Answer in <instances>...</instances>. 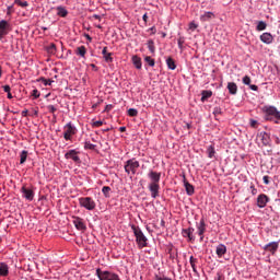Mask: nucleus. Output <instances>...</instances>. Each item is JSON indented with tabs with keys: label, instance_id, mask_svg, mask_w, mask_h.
<instances>
[{
	"label": "nucleus",
	"instance_id": "13d9d810",
	"mask_svg": "<svg viewBox=\"0 0 280 280\" xmlns=\"http://www.w3.org/2000/svg\"><path fill=\"white\" fill-rule=\"evenodd\" d=\"M119 132H126V127H119Z\"/></svg>",
	"mask_w": 280,
	"mask_h": 280
},
{
	"label": "nucleus",
	"instance_id": "f03ea898",
	"mask_svg": "<svg viewBox=\"0 0 280 280\" xmlns=\"http://www.w3.org/2000/svg\"><path fill=\"white\" fill-rule=\"evenodd\" d=\"M131 229L133 231L137 244H139V246H141L142 248H145V246H148V237H145L143 231L135 225H132Z\"/></svg>",
	"mask_w": 280,
	"mask_h": 280
},
{
	"label": "nucleus",
	"instance_id": "6e6552de",
	"mask_svg": "<svg viewBox=\"0 0 280 280\" xmlns=\"http://www.w3.org/2000/svg\"><path fill=\"white\" fill-rule=\"evenodd\" d=\"M21 194L25 198V200H30V202H32V200H34V189L24 185L21 188Z\"/></svg>",
	"mask_w": 280,
	"mask_h": 280
},
{
	"label": "nucleus",
	"instance_id": "7ed1b4c3",
	"mask_svg": "<svg viewBox=\"0 0 280 280\" xmlns=\"http://www.w3.org/2000/svg\"><path fill=\"white\" fill-rule=\"evenodd\" d=\"M264 112L266 113L265 119H267V121H272V117L280 119V112L277 110L275 106H265Z\"/></svg>",
	"mask_w": 280,
	"mask_h": 280
},
{
	"label": "nucleus",
	"instance_id": "412c9836",
	"mask_svg": "<svg viewBox=\"0 0 280 280\" xmlns=\"http://www.w3.org/2000/svg\"><path fill=\"white\" fill-rule=\"evenodd\" d=\"M189 264L192 268V271L195 272V275H198V269L196 268L197 264H198V258H195L194 256H190L189 258Z\"/></svg>",
	"mask_w": 280,
	"mask_h": 280
},
{
	"label": "nucleus",
	"instance_id": "f3484780",
	"mask_svg": "<svg viewBox=\"0 0 280 280\" xmlns=\"http://www.w3.org/2000/svg\"><path fill=\"white\" fill-rule=\"evenodd\" d=\"M215 254L218 255V257H224V255H226V245L219 244L217 246Z\"/></svg>",
	"mask_w": 280,
	"mask_h": 280
},
{
	"label": "nucleus",
	"instance_id": "09e8293b",
	"mask_svg": "<svg viewBox=\"0 0 280 280\" xmlns=\"http://www.w3.org/2000/svg\"><path fill=\"white\" fill-rule=\"evenodd\" d=\"M2 89H3L4 93H10V91H12L10 85H3Z\"/></svg>",
	"mask_w": 280,
	"mask_h": 280
},
{
	"label": "nucleus",
	"instance_id": "4c0bfd02",
	"mask_svg": "<svg viewBox=\"0 0 280 280\" xmlns=\"http://www.w3.org/2000/svg\"><path fill=\"white\" fill-rule=\"evenodd\" d=\"M177 45L179 49H184V45H185V37H179L177 39Z\"/></svg>",
	"mask_w": 280,
	"mask_h": 280
},
{
	"label": "nucleus",
	"instance_id": "1a4fd4ad",
	"mask_svg": "<svg viewBox=\"0 0 280 280\" xmlns=\"http://www.w3.org/2000/svg\"><path fill=\"white\" fill-rule=\"evenodd\" d=\"M72 222L78 231H86V223L80 217H72Z\"/></svg>",
	"mask_w": 280,
	"mask_h": 280
},
{
	"label": "nucleus",
	"instance_id": "e2e57ef3",
	"mask_svg": "<svg viewBox=\"0 0 280 280\" xmlns=\"http://www.w3.org/2000/svg\"><path fill=\"white\" fill-rule=\"evenodd\" d=\"M85 38H88V40H92L91 35H85Z\"/></svg>",
	"mask_w": 280,
	"mask_h": 280
},
{
	"label": "nucleus",
	"instance_id": "37998d69",
	"mask_svg": "<svg viewBox=\"0 0 280 280\" xmlns=\"http://www.w3.org/2000/svg\"><path fill=\"white\" fill-rule=\"evenodd\" d=\"M48 113H51L54 115V113H56V110H58V108H56V106L54 105H48L46 106Z\"/></svg>",
	"mask_w": 280,
	"mask_h": 280
},
{
	"label": "nucleus",
	"instance_id": "5fc2aeb1",
	"mask_svg": "<svg viewBox=\"0 0 280 280\" xmlns=\"http://www.w3.org/2000/svg\"><path fill=\"white\" fill-rule=\"evenodd\" d=\"M93 19H96V21H101L102 16L97 15V14H94L93 15Z\"/></svg>",
	"mask_w": 280,
	"mask_h": 280
},
{
	"label": "nucleus",
	"instance_id": "79ce46f5",
	"mask_svg": "<svg viewBox=\"0 0 280 280\" xmlns=\"http://www.w3.org/2000/svg\"><path fill=\"white\" fill-rule=\"evenodd\" d=\"M32 97H34L35 100H38V97H40V92L38 90H33L32 91Z\"/></svg>",
	"mask_w": 280,
	"mask_h": 280
},
{
	"label": "nucleus",
	"instance_id": "b1692460",
	"mask_svg": "<svg viewBox=\"0 0 280 280\" xmlns=\"http://www.w3.org/2000/svg\"><path fill=\"white\" fill-rule=\"evenodd\" d=\"M166 65H167V68L171 69V71H174L176 69V62L172 57H168L166 59Z\"/></svg>",
	"mask_w": 280,
	"mask_h": 280
},
{
	"label": "nucleus",
	"instance_id": "0eeeda50",
	"mask_svg": "<svg viewBox=\"0 0 280 280\" xmlns=\"http://www.w3.org/2000/svg\"><path fill=\"white\" fill-rule=\"evenodd\" d=\"M79 205H81L84 209H88V211H93L96 207L95 200L91 197H81L79 199Z\"/></svg>",
	"mask_w": 280,
	"mask_h": 280
},
{
	"label": "nucleus",
	"instance_id": "c03bdc74",
	"mask_svg": "<svg viewBox=\"0 0 280 280\" xmlns=\"http://www.w3.org/2000/svg\"><path fill=\"white\" fill-rule=\"evenodd\" d=\"M213 115L218 117V115H222V108L221 107H214L213 108Z\"/></svg>",
	"mask_w": 280,
	"mask_h": 280
},
{
	"label": "nucleus",
	"instance_id": "4be33fe9",
	"mask_svg": "<svg viewBox=\"0 0 280 280\" xmlns=\"http://www.w3.org/2000/svg\"><path fill=\"white\" fill-rule=\"evenodd\" d=\"M211 95H213L212 91L203 90L201 92V102H207L209 100V97H211Z\"/></svg>",
	"mask_w": 280,
	"mask_h": 280
},
{
	"label": "nucleus",
	"instance_id": "f257e3e1",
	"mask_svg": "<svg viewBox=\"0 0 280 280\" xmlns=\"http://www.w3.org/2000/svg\"><path fill=\"white\" fill-rule=\"evenodd\" d=\"M151 183L149 184V190L151 192V197L152 198H159V190L161 189V185H159V183H161V173H156L154 171H151L148 174Z\"/></svg>",
	"mask_w": 280,
	"mask_h": 280
},
{
	"label": "nucleus",
	"instance_id": "2eb2a0df",
	"mask_svg": "<svg viewBox=\"0 0 280 280\" xmlns=\"http://www.w3.org/2000/svg\"><path fill=\"white\" fill-rule=\"evenodd\" d=\"M194 228L185 229L184 231H182V235L183 237H188L189 242H194Z\"/></svg>",
	"mask_w": 280,
	"mask_h": 280
},
{
	"label": "nucleus",
	"instance_id": "5701e85b",
	"mask_svg": "<svg viewBox=\"0 0 280 280\" xmlns=\"http://www.w3.org/2000/svg\"><path fill=\"white\" fill-rule=\"evenodd\" d=\"M57 14L58 16L65 19L67 14H69V12L67 11V9H65V7H57Z\"/></svg>",
	"mask_w": 280,
	"mask_h": 280
},
{
	"label": "nucleus",
	"instance_id": "c85d7f7f",
	"mask_svg": "<svg viewBox=\"0 0 280 280\" xmlns=\"http://www.w3.org/2000/svg\"><path fill=\"white\" fill-rule=\"evenodd\" d=\"M46 50L48 54H50L51 56H54V54H56V44H50L46 47Z\"/></svg>",
	"mask_w": 280,
	"mask_h": 280
},
{
	"label": "nucleus",
	"instance_id": "603ef678",
	"mask_svg": "<svg viewBox=\"0 0 280 280\" xmlns=\"http://www.w3.org/2000/svg\"><path fill=\"white\" fill-rule=\"evenodd\" d=\"M249 89L252 91H258L259 90V88L257 85H255V84H249Z\"/></svg>",
	"mask_w": 280,
	"mask_h": 280
},
{
	"label": "nucleus",
	"instance_id": "69168bd1",
	"mask_svg": "<svg viewBox=\"0 0 280 280\" xmlns=\"http://www.w3.org/2000/svg\"><path fill=\"white\" fill-rule=\"evenodd\" d=\"M97 27H98L100 30L102 28V26H101V25H98Z\"/></svg>",
	"mask_w": 280,
	"mask_h": 280
},
{
	"label": "nucleus",
	"instance_id": "4d7b16f0",
	"mask_svg": "<svg viewBox=\"0 0 280 280\" xmlns=\"http://www.w3.org/2000/svg\"><path fill=\"white\" fill-rule=\"evenodd\" d=\"M22 117H27V109L22 112Z\"/></svg>",
	"mask_w": 280,
	"mask_h": 280
},
{
	"label": "nucleus",
	"instance_id": "a878e982",
	"mask_svg": "<svg viewBox=\"0 0 280 280\" xmlns=\"http://www.w3.org/2000/svg\"><path fill=\"white\" fill-rule=\"evenodd\" d=\"M77 56H81V58H84L86 56V47L80 46L75 50Z\"/></svg>",
	"mask_w": 280,
	"mask_h": 280
},
{
	"label": "nucleus",
	"instance_id": "20e7f679",
	"mask_svg": "<svg viewBox=\"0 0 280 280\" xmlns=\"http://www.w3.org/2000/svg\"><path fill=\"white\" fill-rule=\"evenodd\" d=\"M96 277H98V280H121L117 273L103 271L100 268L96 269Z\"/></svg>",
	"mask_w": 280,
	"mask_h": 280
},
{
	"label": "nucleus",
	"instance_id": "58836bf2",
	"mask_svg": "<svg viewBox=\"0 0 280 280\" xmlns=\"http://www.w3.org/2000/svg\"><path fill=\"white\" fill-rule=\"evenodd\" d=\"M96 145L91 142L84 143V150H95Z\"/></svg>",
	"mask_w": 280,
	"mask_h": 280
},
{
	"label": "nucleus",
	"instance_id": "2f4dec72",
	"mask_svg": "<svg viewBox=\"0 0 280 280\" xmlns=\"http://www.w3.org/2000/svg\"><path fill=\"white\" fill-rule=\"evenodd\" d=\"M38 82H43V84H44V86H51V83L54 82V80H51V79H45V78H40L39 80H38Z\"/></svg>",
	"mask_w": 280,
	"mask_h": 280
},
{
	"label": "nucleus",
	"instance_id": "c9c22d12",
	"mask_svg": "<svg viewBox=\"0 0 280 280\" xmlns=\"http://www.w3.org/2000/svg\"><path fill=\"white\" fill-rule=\"evenodd\" d=\"M128 115L129 117H137V115H139V112L136 108H129Z\"/></svg>",
	"mask_w": 280,
	"mask_h": 280
},
{
	"label": "nucleus",
	"instance_id": "393cba45",
	"mask_svg": "<svg viewBox=\"0 0 280 280\" xmlns=\"http://www.w3.org/2000/svg\"><path fill=\"white\" fill-rule=\"evenodd\" d=\"M211 19H213V12H206L200 16V21H202L203 23L207 21H211Z\"/></svg>",
	"mask_w": 280,
	"mask_h": 280
},
{
	"label": "nucleus",
	"instance_id": "bb28decb",
	"mask_svg": "<svg viewBox=\"0 0 280 280\" xmlns=\"http://www.w3.org/2000/svg\"><path fill=\"white\" fill-rule=\"evenodd\" d=\"M132 62H133L136 69H141L142 63H141V59L138 56L132 57Z\"/></svg>",
	"mask_w": 280,
	"mask_h": 280
},
{
	"label": "nucleus",
	"instance_id": "6e6d98bb",
	"mask_svg": "<svg viewBox=\"0 0 280 280\" xmlns=\"http://www.w3.org/2000/svg\"><path fill=\"white\" fill-rule=\"evenodd\" d=\"M142 19H143V21H144L145 23H148V14H147V13L142 16Z\"/></svg>",
	"mask_w": 280,
	"mask_h": 280
},
{
	"label": "nucleus",
	"instance_id": "864d4df0",
	"mask_svg": "<svg viewBox=\"0 0 280 280\" xmlns=\"http://www.w3.org/2000/svg\"><path fill=\"white\" fill-rule=\"evenodd\" d=\"M108 54V47H104L102 50V55L106 56Z\"/></svg>",
	"mask_w": 280,
	"mask_h": 280
},
{
	"label": "nucleus",
	"instance_id": "6ab92c4d",
	"mask_svg": "<svg viewBox=\"0 0 280 280\" xmlns=\"http://www.w3.org/2000/svg\"><path fill=\"white\" fill-rule=\"evenodd\" d=\"M228 91L230 95H237V84L235 82H229Z\"/></svg>",
	"mask_w": 280,
	"mask_h": 280
},
{
	"label": "nucleus",
	"instance_id": "a211bd4d",
	"mask_svg": "<svg viewBox=\"0 0 280 280\" xmlns=\"http://www.w3.org/2000/svg\"><path fill=\"white\" fill-rule=\"evenodd\" d=\"M10 275V268L4 262H0V277H8Z\"/></svg>",
	"mask_w": 280,
	"mask_h": 280
},
{
	"label": "nucleus",
	"instance_id": "a18cd8bd",
	"mask_svg": "<svg viewBox=\"0 0 280 280\" xmlns=\"http://www.w3.org/2000/svg\"><path fill=\"white\" fill-rule=\"evenodd\" d=\"M189 30H191V32H195V30H198V24H196L195 22H190Z\"/></svg>",
	"mask_w": 280,
	"mask_h": 280
},
{
	"label": "nucleus",
	"instance_id": "423d86ee",
	"mask_svg": "<svg viewBox=\"0 0 280 280\" xmlns=\"http://www.w3.org/2000/svg\"><path fill=\"white\" fill-rule=\"evenodd\" d=\"M140 164L139 161H137L136 159H130L125 163V172H127L128 174L135 175L137 174V170H139Z\"/></svg>",
	"mask_w": 280,
	"mask_h": 280
},
{
	"label": "nucleus",
	"instance_id": "c756f323",
	"mask_svg": "<svg viewBox=\"0 0 280 280\" xmlns=\"http://www.w3.org/2000/svg\"><path fill=\"white\" fill-rule=\"evenodd\" d=\"M144 62H147L149 67H154V65H156V61H154V59L150 56L144 57Z\"/></svg>",
	"mask_w": 280,
	"mask_h": 280
},
{
	"label": "nucleus",
	"instance_id": "ddd939ff",
	"mask_svg": "<svg viewBox=\"0 0 280 280\" xmlns=\"http://www.w3.org/2000/svg\"><path fill=\"white\" fill-rule=\"evenodd\" d=\"M264 250H267L268 253H271V255H275V253H277V250H279V243L271 242V243L265 245Z\"/></svg>",
	"mask_w": 280,
	"mask_h": 280
},
{
	"label": "nucleus",
	"instance_id": "9d476101",
	"mask_svg": "<svg viewBox=\"0 0 280 280\" xmlns=\"http://www.w3.org/2000/svg\"><path fill=\"white\" fill-rule=\"evenodd\" d=\"M183 183H184V187H185L187 196H194V194L196 191L194 188V185H191L189 182H187V177L185 175H183Z\"/></svg>",
	"mask_w": 280,
	"mask_h": 280
},
{
	"label": "nucleus",
	"instance_id": "0e129e2a",
	"mask_svg": "<svg viewBox=\"0 0 280 280\" xmlns=\"http://www.w3.org/2000/svg\"><path fill=\"white\" fill-rule=\"evenodd\" d=\"M108 130H109V129L107 128V129H105L104 131H105V132H108Z\"/></svg>",
	"mask_w": 280,
	"mask_h": 280
},
{
	"label": "nucleus",
	"instance_id": "ea45409f",
	"mask_svg": "<svg viewBox=\"0 0 280 280\" xmlns=\"http://www.w3.org/2000/svg\"><path fill=\"white\" fill-rule=\"evenodd\" d=\"M104 59H105V61H107V62H113V52H107V54L104 56Z\"/></svg>",
	"mask_w": 280,
	"mask_h": 280
},
{
	"label": "nucleus",
	"instance_id": "7c9ffc66",
	"mask_svg": "<svg viewBox=\"0 0 280 280\" xmlns=\"http://www.w3.org/2000/svg\"><path fill=\"white\" fill-rule=\"evenodd\" d=\"M102 192L105 196V198H110V187L109 186H104L102 188Z\"/></svg>",
	"mask_w": 280,
	"mask_h": 280
},
{
	"label": "nucleus",
	"instance_id": "72a5a7b5",
	"mask_svg": "<svg viewBox=\"0 0 280 280\" xmlns=\"http://www.w3.org/2000/svg\"><path fill=\"white\" fill-rule=\"evenodd\" d=\"M208 156L209 159H213V156H215V149L213 148V145H210L208 148Z\"/></svg>",
	"mask_w": 280,
	"mask_h": 280
},
{
	"label": "nucleus",
	"instance_id": "680f3d73",
	"mask_svg": "<svg viewBox=\"0 0 280 280\" xmlns=\"http://www.w3.org/2000/svg\"><path fill=\"white\" fill-rule=\"evenodd\" d=\"M12 93L11 92H8V100H12Z\"/></svg>",
	"mask_w": 280,
	"mask_h": 280
},
{
	"label": "nucleus",
	"instance_id": "49530a36",
	"mask_svg": "<svg viewBox=\"0 0 280 280\" xmlns=\"http://www.w3.org/2000/svg\"><path fill=\"white\" fill-rule=\"evenodd\" d=\"M249 124H250L252 128H257V126L259 125V122H257V120H255V119H250Z\"/></svg>",
	"mask_w": 280,
	"mask_h": 280
},
{
	"label": "nucleus",
	"instance_id": "774afa93",
	"mask_svg": "<svg viewBox=\"0 0 280 280\" xmlns=\"http://www.w3.org/2000/svg\"><path fill=\"white\" fill-rule=\"evenodd\" d=\"M35 115H38V112H35Z\"/></svg>",
	"mask_w": 280,
	"mask_h": 280
},
{
	"label": "nucleus",
	"instance_id": "052dcab7",
	"mask_svg": "<svg viewBox=\"0 0 280 280\" xmlns=\"http://www.w3.org/2000/svg\"><path fill=\"white\" fill-rule=\"evenodd\" d=\"M214 280H224V278H222L220 273H218V277Z\"/></svg>",
	"mask_w": 280,
	"mask_h": 280
},
{
	"label": "nucleus",
	"instance_id": "bf43d9fd",
	"mask_svg": "<svg viewBox=\"0 0 280 280\" xmlns=\"http://www.w3.org/2000/svg\"><path fill=\"white\" fill-rule=\"evenodd\" d=\"M250 188L253 189L252 194H257V189H255V186H250Z\"/></svg>",
	"mask_w": 280,
	"mask_h": 280
},
{
	"label": "nucleus",
	"instance_id": "338daca9",
	"mask_svg": "<svg viewBox=\"0 0 280 280\" xmlns=\"http://www.w3.org/2000/svg\"><path fill=\"white\" fill-rule=\"evenodd\" d=\"M0 78H1V67H0Z\"/></svg>",
	"mask_w": 280,
	"mask_h": 280
},
{
	"label": "nucleus",
	"instance_id": "f704fd0d",
	"mask_svg": "<svg viewBox=\"0 0 280 280\" xmlns=\"http://www.w3.org/2000/svg\"><path fill=\"white\" fill-rule=\"evenodd\" d=\"M14 3L16 5H20V8H27V5H30V3H27V1H21V0H14Z\"/></svg>",
	"mask_w": 280,
	"mask_h": 280
},
{
	"label": "nucleus",
	"instance_id": "cd10ccee",
	"mask_svg": "<svg viewBox=\"0 0 280 280\" xmlns=\"http://www.w3.org/2000/svg\"><path fill=\"white\" fill-rule=\"evenodd\" d=\"M267 26H268V25L266 24V22L260 21V22H258V24H257V26H256V30H257L258 32H264V30H266Z\"/></svg>",
	"mask_w": 280,
	"mask_h": 280
},
{
	"label": "nucleus",
	"instance_id": "aec40b11",
	"mask_svg": "<svg viewBox=\"0 0 280 280\" xmlns=\"http://www.w3.org/2000/svg\"><path fill=\"white\" fill-rule=\"evenodd\" d=\"M260 139L262 144L270 145V135H268L267 132H260Z\"/></svg>",
	"mask_w": 280,
	"mask_h": 280
},
{
	"label": "nucleus",
	"instance_id": "f8f14e48",
	"mask_svg": "<svg viewBox=\"0 0 280 280\" xmlns=\"http://www.w3.org/2000/svg\"><path fill=\"white\" fill-rule=\"evenodd\" d=\"M198 229V235L201 240H205V233L207 231V223H205V219H201L200 222L197 225Z\"/></svg>",
	"mask_w": 280,
	"mask_h": 280
},
{
	"label": "nucleus",
	"instance_id": "39448f33",
	"mask_svg": "<svg viewBox=\"0 0 280 280\" xmlns=\"http://www.w3.org/2000/svg\"><path fill=\"white\" fill-rule=\"evenodd\" d=\"M78 133V128H75V126H73V124L68 122L65 127H63V139L66 141H71L73 135Z\"/></svg>",
	"mask_w": 280,
	"mask_h": 280
},
{
	"label": "nucleus",
	"instance_id": "8fccbe9b",
	"mask_svg": "<svg viewBox=\"0 0 280 280\" xmlns=\"http://www.w3.org/2000/svg\"><path fill=\"white\" fill-rule=\"evenodd\" d=\"M113 110V104L106 105L105 113H110Z\"/></svg>",
	"mask_w": 280,
	"mask_h": 280
},
{
	"label": "nucleus",
	"instance_id": "9b49d317",
	"mask_svg": "<svg viewBox=\"0 0 280 280\" xmlns=\"http://www.w3.org/2000/svg\"><path fill=\"white\" fill-rule=\"evenodd\" d=\"M269 201L270 198H268L267 195L261 194L257 198V206L259 207V209H264V207H266Z\"/></svg>",
	"mask_w": 280,
	"mask_h": 280
},
{
	"label": "nucleus",
	"instance_id": "4468645a",
	"mask_svg": "<svg viewBox=\"0 0 280 280\" xmlns=\"http://www.w3.org/2000/svg\"><path fill=\"white\" fill-rule=\"evenodd\" d=\"M65 159H71L74 163H80V156H78V151L70 150L65 154Z\"/></svg>",
	"mask_w": 280,
	"mask_h": 280
},
{
	"label": "nucleus",
	"instance_id": "e433bc0d",
	"mask_svg": "<svg viewBox=\"0 0 280 280\" xmlns=\"http://www.w3.org/2000/svg\"><path fill=\"white\" fill-rule=\"evenodd\" d=\"M148 49H149V51H151V54H154L155 47H154V42L153 40L148 42Z\"/></svg>",
	"mask_w": 280,
	"mask_h": 280
},
{
	"label": "nucleus",
	"instance_id": "a19ab883",
	"mask_svg": "<svg viewBox=\"0 0 280 280\" xmlns=\"http://www.w3.org/2000/svg\"><path fill=\"white\" fill-rule=\"evenodd\" d=\"M250 82H252L250 77L245 75L243 78V84H246V86H250Z\"/></svg>",
	"mask_w": 280,
	"mask_h": 280
},
{
	"label": "nucleus",
	"instance_id": "3c124183",
	"mask_svg": "<svg viewBox=\"0 0 280 280\" xmlns=\"http://www.w3.org/2000/svg\"><path fill=\"white\" fill-rule=\"evenodd\" d=\"M103 121L102 120H96V121H94V126L96 127V128H100V126H103Z\"/></svg>",
	"mask_w": 280,
	"mask_h": 280
},
{
	"label": "nucleus",
	"instance_id": "de8ad7c7",
	"mask_svg": "<svg viewBox=\"0 0 280 280\" xmlns=\"http://www.w3.org/2000/svg\"><path fill=\"white\" fill-rule=\"evenodd\" d=\"M262 180H264V184H265V185H270V176L265 175V176L262 177Z\"/></svg>",
	"mask_w": 280,
	"mask_h": 280
},
{
	"label": "nucleus",
	"instance_id": "dca6fc26",
	"mask_svg": "<svg viewBox=\"0 0 280 280\" xmlns=\"http://www.w3.org/2000/svg\"><path fill=\"white\" fill-rule=\"evenodd\" d=\"M260 40L266 45H270V43H272L273 40V37L270 33H264L262 35H260Z\"/></svg>",
	"mask_w": 280,
	"mask_h": 280
},
{
	"label": "nucleus",
	"instance_id": "473e14b6",
	"mask_svg": "<svg viewBox=\"0 0 280 280\" xmlns=\"http://www.w3.org/2000/svg\"><path fill=\"white\" fill-rule=\"evenodd\" d=\"M27 161V151H22L20 155V163L23 165Z\"/></svg>",
	"mask_w": 280,
	"mask_h": 280
}]
</instances>
